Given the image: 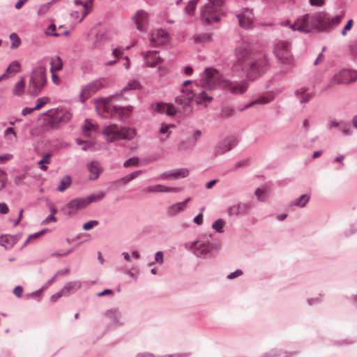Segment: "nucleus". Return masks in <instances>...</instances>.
I'll return each mask as SVG.
<instances>
[{
	"label": "nucleus",
	"mask_w": 357,
	"mask_h": 357,
	"mask_svg": "<svg viewBox=\"0 0 357 357\" xmlns=\"http://www.w3.org/2000/svg\"><path fill=\"white\" fill-rule=\"evenodd\" d=\"M47 82L46 70L45 67L35 68L30 76L27 93L31 96H38L44 89Z\"/></svg>",
	"instance_id": "20e7f679"
},
{
	"label": "nucleus",
	"mask_w": 357,
	"mask_h": 357,
	"mask_svg": "<svg viewBox=\"0 0 357 357\" xmlns=\"http://www.w3.org/2000/svg\"><path fill=\"white\" fill-rule=\"evenodd\" d=\"M142 170H137L129 174H127L126 176L127 178V181H128L129 182L132 181V180L135 179L140 174H142Z\"/></svg>",
	"instance_id": "e2e57ef3"
},
{
	"label": "nucleus",
	"mask_w": 357,
	"mask_h": 357,
	"mask_svg": "<svg viewBox=\"0 0 357 357\" xmlns=\"http://www.w3.org/2000/svg\"><path fill=\"white\" fill-rule=\"evenodd\" d=\"M146 190L149 192H178L181 188L158 184L148 187Z\"/></svg>",
	"instance_id": "393cba45"
},
{
	"label": "nucleus",
	"mask_w": 357,
	"mask_h": 357,
	"mask_svg": "<svg viewBox=\"0 0 357 357\" xmlns=\"http://www.w3.org/2000/svg\"><path fill=\"white\" fill-rule=\"evenodd\" d=\"M190 354L189 353H176L156 356L149 352H140L136 355V357H190Z\"/></svg>",
	"instance_id": "c85d7f7f"
},
{
	"label": "nucleus",
	"mask_w": 357,
	"mask_h": 357,
	"mask_svg": "<svg viewBox=\"0 0 357 357\" xmlns=\"http://www.w3.org/2000/svg\"><path fill=\"white\" fill-rule=\"evenodd\" d=\"M157 51H149L144 54V60L149 67H155L162 62L160 56L158 55Z\"/></svg>",
	"instance_id": "5701e85b"
},
{
	"label": "nucleus",
	"mask_w": 357,
	"mask_h": 357,
	"mask_svg": "<svg viewBox=\"0 0 357 357\" xmlns=\"http://www.w3.org/2000/svg\"><path fill=\"white\" fill-rule=\"evenodd\" d=\"M105 316L112 324H120L121 313L118 308H112L105 312Z\"/></svg>",
	"instance_id": "cd10ccee"
},
{
	"label": "nucleus",
	"mask_w": 357,
	"mask_h": 357,
	"mask_svg": "<svg viewBox=\"0 0 357 357\" xmlns=\"http://www.w3.org/2000/svg\"><path fill=\"white\" fill-rule=\"evenodd\" d=\"M201 135H202L201 131H199V130L195 131L192 133V137L188 138L189 145L185 146V148H193L195 146L196 142H197V139L199 138V137L201 136Z\"/></svg>",
	"instance_id": "37998d69"
},
{
	"label": "nucleus",
	"mask_w": 357,
	"mask_h": 357,
	"mask_svg": "<svg viewBox=\"0 0 357 357\" xmlns=\"http://www.w3.org/2000/svg\"><path fill=\"white\" fill-rule=\"evenodd\" d=\"M84 135L86 137H90L91 134L89 132L91 130H96L97 126L92 123L89 120L86 119L84 126H82Z\"/></svg>",
	"instance_id": "a19ab883"
},
{
	"label": "nucleus",
	"mask_w": 357,
	"mask_h": 357,
	"mask_svg": "<svg viewBox=\"0 0 357 357\" xmlns=\"http://www.w3.org/2000/svg\"><path fill=\"white\" fill-rule=\"evenodd\" d=\"M310 197L309 195H307V194L302 195L296 199L294 201H293L291 203V206H296L303 208V207L305 206L306 204L310 200Z\"/></svg>",
	"instance_id": "c9c22d12"
},
{
	"label": "nucleus",
	"mask_w": 357,
	"mask_h": 357,
	"mask_svg": "<svg viewBox=\"0 0 357 357\" xmlns=\"http://www.w3.org/2000/svg\"><path fill=\"white\" fill-rule=\"evenodd\" d=\"M56 278V275H54L50 280H49L46 284L43 287H41L40 289H39L38 290L30 294L29 295L27 296V298H36V296H39L38 298H37V301H40V293L42 292V291L48 287L49 286H50L53 282L55 280V279Z\"/></svg>",
	"instance_id": "72a5a7b5"
},
{
	"label": "nucleus",
	"mask_w": 357,
	"mask_h": 357,
	"mask_svg": "<svg viewBox=\"0 0 357 357\" xmlns=\"http://www.w3.org/2000/svg\"><path fill=\"white\" fill-rule=\"evenodd\" d=\"M227 213L229 216H238L241 215L240 204L231 206L228 208Z\"/></svg>",
	"instance_id": "09e8293b"
},
{
	"label": "nucleus",
	"mask_w": 357,
	"mask_h": 357,
	"mask_svg": "<svg viewBox=\"0 0 357 357\" xmlns=\"http://www.w3.org/2000/svg\"><path fill=\"white\" fill-rule=\"evenodd\" d=\"M194 40L199 43H206L212 40V36L210 33H204L196 34L193 36Z\"/></svg>",
	"instance_id": "4c0bfd02"
},
{
	"label": "nucleus",
	"mask_w": 357,
	"mask_h": 357,
	"mask_svg": "<svg viewBox=\"0 0 357 357\" xmlns=\"http://www.w3.org/2000/svg\"><path fill=\"white\" fill-rule=\"evenodd\" d=\"M202 81L203 85L209 89L220 88L232 95L244 93L249 85V82L246 79L238 82L226 79L218 70L213 68L205 69Z\"/></svg>",
	"instance_id": "f257e3e1"
},
{
	"label": "nucleus",
	"mask_w": 357,
	"mask_h": 357,
	"mask_svg": "<svg viewBox=\"0 0 357 357\" xmlns=\"http://www.w3.org/2000/svg\"><path fill=\"white\" fill-rule=\"evenodd\" d=\"M225 0H208L200 8L199 20L202 24H211L220 20L219 16Z\"/></svg>",
	"instance_id": "7ed1b4c3"
},
{
	"label": "nucleus",
	"mask_w": 357,
	"mask_h": 357,
	"mask_svg": "<svg viewBox=\"0 0 357 357\" xmlns=\"http://www.w3.org/2000/svg\"><path fill=\"white\" fill-rule=\"evenodd\" d=\"M142 87L140 82L137 79L130 80L126 85L121 89V92L132 90H139Z\"/></svg>",
	"instance_id": "e433bc0d"
},
{
	"label": "nucleus",
	"mask_w": 357,
	"mask_h": 357,
	"mask_svg": "<svg viewBox=\"0 0 357 357\" xmlns=\"http://www.w3.org/2000/svg\"><path fill=\"white\" fill-rule=\"evenodd\" d=\"M215 247V244H211L208 241L198 240L192 243L190 249L197 257L207 259L211 257V251Z\"/></svg>",
	"instance_id": "9d476101"
},
{
	"label": "nucleus",
	"mask_w": 357,
	"mask_h": 357,
	"mask_svg": "<svg viewBox=\"0 0 357 357\" xmlns=\"http://www.w3.org/2000/svg\"><path fill=\"white\" fill-rule=\"evenodd\" d=\"M4 135L9 140H12L13 138H16V133L12 127H8L6 129Z\"/></svg>",
	"instance_id": "6e6d98bb"
},
{
	"label": "nucleus",
	"mask_w": 357,
	"mask_h": 357,
	"mask_svg": "<svg viewBox=\"0 0 357 357\" xmlns=\"http://www.w3.org/2000/svg\"><path fill=\"white\" fill-rule=\"evenodd\" d=\"M243 275V271L241 269H237L234 272L230 273L227 276V278L229 280H233L237 277H239Z\"/></svg>",
	"instance_id": "338daca9"
},
{
	"label": "nucleus",
	"mask_w": 357,
	"mask_h": 357,
	"mask_svg": "<svg viewBox=\"0 0 357 357\" xmlns=\"http://www.w3.org/2000/svg\"><path fill=\"white\" fill-rule=\"evenodd\" d=\"M212 96H208L205 91H201L195 98L197 104H202L203 101L210 102L212 100Z\"/></svg>",
	"instance_id": "c03bdc74"
},
{
	"label": "nucleus",
	"mask_w": 357,
	"mask_h": 357,
	"mask_svg": "<svg viewBox=\"0 0 357 357\" xmlns=\"http://www.w3.org/2000/svg\"><path fill=\"white\" fill-rule=\"evenodd\" d=\"M340 130L342 134L344 136H350L353 134V130L349 123L346 121H341Z\"/></svg>",
	"instance_id": "ea45409f"
},
{
	"label": "nucleus",
	"mask_w": 357,
	"mask_h": 357,
	"mask_svg": "<svg viewBox=\"0 0 357 357\" xmlns=\"http://www.w3.org/2000/svg\"><path fill=\"white\" fill-rule=\"evenodd\" d=\"M24 80L23 78L21 79L15 86V88L13 89L14 94L17 96H20L24 89Z\"/></svg>",
	"instance_id": "de8ad7c7"
},
{
	"label": "nucleus",
	"mask_w": 357,
	"mask_h": 357,
	"mask_svg": "<svg viewBox=\"0 0 357 357\" xmlns=\"http://www.w3.org/2000/svg\"><path fill=\"white\" fill-rule=\"evenodd\" d=\"M191 200L190 197L187 198L183 202L174 204L169 206L167 210L169 216H174L182 212L186 208L187 204Z\"/></svg>",
	"instance_id": "b1692460"
},
{
	"label": "nucleus",
	"mask_w": 357,
	"mask_h": 357,
	"mask_svg": "<svg viewBox=\"0 0 357 357\" xmlns=\"http://www.w3.org/2000/svg\"><path fill=\"white\" fill-rule=\"evenodd\" d=\"M82 200H84V202L85 203V206L86 207L91 202L96 201V195H90L86 198H82Z\"/></svg>",
	"instance_id": "774afa93"
},
{
	"label": "nucleus",
	"mask_w": 357,
	"mask_h": 357,
	"mask_svg": "<svg viewBox=\"0 0 357 357\" xmlns=\"http://www.w3.org/2000/svg\"><path fill=\"white\" fill-rule=\"evenodd\" d=\"M128 183H129V181H127V178L125 176H123L122 178H120L119 179H116V180L112 182V184H113V185L115 188H120L121 186H123V185H126Z\"/></svg>",
	"instance_id": "5fc2aeb1"
},
{
	"label": "nucleus",
	"mask_w": 357,
	"mask_h": 357,
	"mask_svg": "<svg viewBox=\"0 0 357 357\" xmlns=\"http://www.w3.org/2000/svg\"><path fill=\"white\" fill-rule=\"evenodd\" d=\"M88 170L90 172L89 176V180H96L99 177L100 173L102 171L100 165L97 161H92L88 164Z\"/></svg>",
	"instance_id": "bb28decb"
},
{
	"label": "nucleus",
	"mask_w": 357,
	"mask_h": 357,
	"mask_svg": "<svg viewBox=\"0 0 357 357\" xmlns=\"http://www.w3.org/2000/svg\"><path fill=\"white\" fill-rule=\"evenodd\" d=\"M114 96L101 98L96 100V109L98 115L102 118L113 117L119 114L121 118H127L132 111V107L129 105L126 108L111 105Z\"/></svg>",
	"instance_id": "f03ea898"
},
{
	"label": "nucleus",
	"mask_w": 357,
	"mask_h": 357,
	"mask_svg": "<svg viewBox=\"0 0 357 357\" xmlns=\"http://www.w3.org/2000/svg\"><path fill=\"white\" fill-rule=\"evenodd\" d=\"M357 79V71L344 68L331 79L328 86L338 84H349Z\"/></svg>",
	"instance_id": "6e6552de"
},
{
	"label": "nucleus",
	"mask_w": 357,
	"mask_h": 357,
	"mask_svg": "<svg viewBox=\"0 0 357 357\" xmlns=\"http://www.w3.org/2000/svg\"><path fill=\"white\" fill-rule=\"evenodd\" d=\"M269 67V63L266 56H261L250 61L243 71L246 76L252 80L261 77L265 73Z\"/></svg>",
	"instance_id": "423d86ee"
},
{
	"label": "nucleus",
	"mask_w": 357,
	"mask_h": 357,
	"mask_svg": "<svg viewBox=\"0 0 357 357\" xmlns=\"http://www.w3.org/2000/svg\"><path fill=\"white\" fill-rule=\"evenodd\" d=\"M102 134L108 142H113L118 139L132 140L136 136V130L131 128H118L116 125H110L104 128Z\"/></svg>",
	"instance_id": "39448f33"
},
{
	"label": "nucleus",
	"mask_w": 357,
	"mask_h": 357,
	"mask_svg": "<svg viewBox=\"0 0 357 357\" xmlns=\"http://www.w3.org/2000/svg\"><path fill=\"white\" fill-rule=\"evenodd\" d=\"M139 165V160L137 157H132L127 160H126L123 163L124 167H128L130 166L137 167Z\"/></svg>",
	"instance_id": "8fccbe9b"
},
{
	"label": "nucleus",
	"mask_w": 357,
	"mask_h": 357,
	"mask_svg": "<svg viewBox=\"0 0 357 357\" xmlns=\"http://www.w3.org/2000/svg\"><path fill=\"white\" fill-rule=\"evenodd\" d=\"M6 174L3 170L0 169V190H1L6 185Z\"/></svg>",
	"instance_id": "69168bd1"
},
{
	"label": "nucleus",
	"mask_w": 357,
	"mask_h": 357,
	"mask_svg": "<svg viewBox=\"0 0 357 357\" xmlns=\"http://www.w3.org/2000/svg\"><path fill=\"white\" fill-rule=\"evenodd\" d=\"M252 205L250 202L244 203L240 205L241 215H247L251 210Z\"/></svg>",
	"instance_id": "4d7b16f0"
},
{
	"label": "nucleus",
	"mask_w": 357,
	"mask_h": 357,
	"mask_svg": "<svg viewBox=\"0 0 357 357\" xmlns=\"http://www.w3.org/2000/svg\"><path fill=\"white\" fill-rule=\"evenodd\" d=\"M239 25L245 29H250L252 27L254 14L252 10L249 8H244L241 12L236 15Z\"/></svg>",
	"instance_id": "ddd939ff"
},
{
	"label": "nucleus",
	"mask_w": 357,
	"mask_h": 357,
	"mask_svg": "<svg viewBox=\"0 0 357 357\" xmlns=\"http://www.w3.org/2000/svg\"><path fill=\"white\" fill-rule=\"evenodd\" d=\"M93 1V0H74V3L76 6H81L82 7V17L79 20V22H81L89 13Z\"/></svg>",
	"instance_id": "a878e982"
},
{
	"label": "nucleus",
	"mask_w": 357,
	"mask_h": 357,
	"mask_svg": "<svg viewBox=\"0 0 357 357\" xmlns=\"http://www.w3.org/2000/svg\"><path fill=\"white\" fill-rule=\"evenodd\" d=\"M274 98V96L272 93H268L267 95H263L259 96L258 98L251 101L248 104L244 105L243 108L239 109L241 111L248 109L257 104L259 105H265L270 102H271Z\"/></svg>",
	"instance_id": "4be33fe9"
},
{
	"label": "nucleus",
	"mask_w": 357,
	"mask_h": 357,
	"mask_svg": "<svg viewBox=\"0 0 357 357\" xmlns=\"http://www.w3.org/2000/svg\"><path fill=\"white\" fill-rule=\"evenodd\" d=\"M50 153H45L43 155V158L38 162V164L40 165V168L41 170L45 171L47 169V167L45 165V164H49L50 162Z\"/></svg>",
	"instance_id": "a18cd8bd"
},
{
	"label": "nucleus",
	"mask_w": 357,
	"mask_h": 357,
	"mask_svg": "<svg viewBox=\"0 0 357 357\" xmlns=\"http://www.w3.org/2000/svg\"><path fill=\"white\" fill-rule=\"evenodd\" d=\"M63 68V62L60 56L52 57L50 60V71H59Z\"/></svg>",
	"instance_id": "2f4dec72"
},
{
	"label": "nucleus",
	"mask_w": 357,
	"mask_h": 357,
	"mask_svg": "<svg viewBox=\"0 0 357 357\" xmlns=\"http://www.w3.org/2000/svg\"><path fill=\"white\" fill-rule=\"evenodd\" d=\"M71 184V178L70 176H65L63 177L60 182L59 185L57 188V190L59 192H63L66 190Z\"/></svg>",
	"instance_id": "58836bf2"
},
{
	"label": "nucleus",
	"mask_w": 357,
	"mask_h": 357,
	"mask_svg": "<svg viewBox=\"0 0 357 357\" xmlns=\"http://www.w3.org/2000/svg\"><path fill=\"white\" fill-rule=\"evenodd\" d=\"M98 225V221L97 220H90L83 225V229L85 231L90 230L93 227Z\"/></svg>",
	"instance_id": "680f3d73"
},
{
	"label": "nucleus",
	"mask_w": 357,
	"mask_h": 357,
	"mask_svg": "<svg viewBox=\"0 0 357 357\" xmlns=\"http://www.w3.org/2000/svg\"><path fill=\"white\" fill-rule=\"evenodd\" d=\"M320 15L306 14L297 19L298 31L303 33H310L317 24L320 25Z\"/></svg>",
	"instance_id": "1a4fd4ad"
},
{
	"label": "nucleus",
	"mask_w": 357,
	"mask_h": 357,
	"mask_svg": "<svg viewBox=\"0 0 357 357\" xmlns=\"http://www.w3.org/2000/svg\"><path fill=\"white\" fill-rule=\"evenodd\" d=\"M190 171L187 168L174 169L164 172L158 178L162 180H177L187 177Z\"/></svg>",
	"instance_id": "4468645a"
},
{
	"label": "nucleus",
	"mask_w": 357,
	"mask_h": 357,
	"mask_svg": "<svg viewBox=\"0 0 357 357\" xmlns=\"http://www.w3.org/2000/svg\"><path fill=\"white\" fill-rule=\"evenodd\" d=\"M6 71H12L14 73L20 71V64L18 61H13L10 65L7 68Z\"/></svg>",
	"instance_id": "864d4df0"
},
{
	"label": "nucleus",
	"mask_w": 357,
	"mask_h": 357,
	"mask_svg": "<svg viewBox=\"0 0 357 357\" xmlns=\"http://www.w3.org/2000/svg\"><path fill=\"white\" fill-rule=\"evenodd\" d=\"M86 208L82 198H76L70 201L63 208L69 215H75L78 211Z\"/></svg>",
	"instance_id": "a211bd4d"
},
{
	"label": "nucleus",
	"mask_w": 357,
	"mask_h": 357,
	"mask_svg": "<svg viewBox=\"0 0 357 357\" xmlns=\"http://www.w3.org/2000/svg\"><path fill=\"white\" fill-rule=\"evenodd\" d=\"M271 351L273 357H293L296 354L294 351H287L277 348L273 349Z\"/></svg>",
	"instance_id": "f704fd0d"
},
{
	"label": "nucleus",
	"mask_w": 357,
	"mask_h": 357,
	"mask_svg": "<svg viewBox=\"0 0 357 357\" xmlns=\"http://www.w3.org/2000/svg\"><path fill=\"white\" fill-rule=\"evenodd\" d=\"M49 101V98L47 97H42L38 98L36 100V105L33 107L34 110H38L42 108L47 102Z\"/></svg>",
	"instance_id": "603ef678"
},
{
	"label": "nucleus",
	"mask_w": 357,
	"mask_h": 357,
	"mask_svg": "<svg viewBox=\"0 0 357 357\" xmlns=\"http://www.w3.org/2000/svg\"><path fill=\"white\" fill-rule=\"evenodd\" d=\"M354 25V21L353 20L350 19L347 21V24L344 25V28L342 29L341 31V35L342 36H345L347 34V32L350 31Z\"/></svg>",
	"instance_id": "13d9d810"
},
{
	"label": "nucleus",
	"mask_w": 357,
	"mask_h": 357,
	"mask_svg": "<svg viewBox=\"0 0 357 357\" xmlns=\"http://www.w3.org/2000/svg\"><path fill=\"white\" fill-rule=\"evenodd\" d=\"M255 195L257 197V199L259 202H265L266 199V191L261 188H257L255 191Z\"/></svg>",
	"instance_id": "3c124183"
},
{
	"label": "nucleus",
	"mask_w": 357,
	"mask_h": 357,
	"mask_svg": "<svg viewBox=\"0 0 357 357\" xmlns=\"http://www.w3.org/2000/svg\"><path fill=\"white\" fill-rule=\"evenodd\" d=\"M225 225V221L221 218L216 220L212 224V228L218 233L224 232V226Z\"/></svg>",
	"instance_id": "79ce46f5"
},
{
	"label": "nucleus",
	"mask_w": 357,
	"mask_h": 357,
	"mask_svg": "<svg viewBox=\"0 0 357 357\" xmlns=\"http://www.w3.org/2000/svg\"><path fill=\"white\" fill-rule=\"evenodd\" d=\"M273 53L282 63H291L292 62L293 56L289 42L276 40L274 44Z\"/></svg>",
	"instance_id": "0eeeda50"
},
{
	"label": "nucleus",
	"mask_w": 357,
	"mask_h": 357,
	"mask_svg": "<svg viewBox=\"0 0 357 357\" xmlns=\"http://www.w3.org/2000/svg\"><path fill=\"white\" fill-rule=\"evenodd\" d=\"M102 85V79H96L84 86L79 96L81 102H84L86 99L101 89Z\"/></svg>",
	"instance_id": "f8f14e48"
},
{
	"label": "nucleus",
	"mask_w": 357,
	"mask_h": 357,
	"mask_svg": "<svg viewBox=\"0 0 357 357\" xmlns=\"http://www.w3.org/2000/svg\"><path fill=\"white\" fill-rule=\"evenodd\" d=\"M81 287L82 282L79 280H76L67 282L61 289L64 294H67V296H68L70 291L77 290L80 289Z\"/></svg>",
	"instance_id": "7c9ffc66"
},
{
	"label": "nucleus",
	"mask_w": 357,
	"mask_h": 357,
	"mask_svg": "<svg viewBox=\"0 0 357 357\" xmlns=\"http://www.w3.org/2000/svg\"><path fill=\"white\" fill-rule=\"evenodd\" d=\"M168 41L167 32L164 29H158L151 33L150 42L153 46H161Z\"/></svg>",
	"instance_id": "6ab92c4d"
},
{
	"label": "nucleus",
	"mask_w": 357,
	"mask_h": 357,
	"mask_svg": "<svg viewBox=\"0 0 357 357\" xmlns=\"http://www.w3.org/2000/svg\"><path fill=\"white\" fill-rule=\"evenodd\" d=\"M306 91V88L302 87L295 91V96L299 99L301 103L307 102L312 98V95L307 93Z\"/></svg>",
	"instance_id": "c756f323"
},
{
	"label": "nucleus",
	"mask_w": 357,
	"mask_h": 357,
	"mask_svg": "<svg viewBox=\"0 0 357 357\" xmlns=\"http://www.w3.org/2000/svg\"><path fill=\"white\" fill-rule=\"evenodd\" d=\"M196 10V6L193 3H188L187 6L185 7V12L190 16H193L195 15Z\"/></svg>",
	"instance_id": "052dcab7"
},
{
	"label": "nucleus",
	"mask_w": 357,
	"mask_h": 357,
	"mask_svg": "<svg viewBox=\"0 0 357 357\" xmlns=\"http://www.w3.org/2000/svg\"><path fill=\"white\" fill-rule=\"evenodd\" d=\"M56 30V26L54 24H51L49 25L47 30L46 31L47 35H50L52 36H59V34L56 32H55Z\"/></svg>",
	"instance_id": "0e129e2a"
},
{
	"label": "nucleus",
	"mask_w": 357,
	"mask_h": 357,
	"mask_svg": "<svg viewBox=\"0 0 357 357\" xmlns=\"http://www.w3.org/2000/svg\"><path fill=\"white\" fill-rule=\"evenodd\" d=\"M357 233V228L354 225H350L347 229L344 231V235L346 237L351 236L353 234Z\"/></svg>",
	"instance_id": "bf43d9fd"
},
{
	"label": "nucleus",
	"mask_w": 357,
	"mask_h": 357,
	"mask_svg": "<svg viewBox=\"0 0 357 357\" xmlns=\"http://www.w3.org/2000/svg\"><path fill=\"white\" fill-rule=\"evenodd\" d=\"M137 26V29L141 32H146L149 24V15L144 10H137L132 17Z\"/></svg>",
	"instance_id": "2eb2a0df"
},
{
	"label": "nucleus",
	"mask_w": 357,
	"mask_h": 357,
	"mask_svg": "<svg viewBox=\"0 0 357 357\" xmlns=\"http://www.w3.org/2000/svg\"><path fill=\"white\" fill-rule=\"evenodd\" d=\"M320 26L324 29H333L339 25L343 18L342 15H338L330 17L326 13H319Z\"/></svg>",
	"instance_id": "dca6fc26"
},
{
	"label": "nucleus",
	"mask_w": 357,
	"mask_h": 357,
	"mask_svg": "<svg viewBox=\"0 0 357 357\" xmlns=\"http://www.w3.org/2000/svg\"><path fill=\"white\" fill-rule=\"evenodd\" d=\"M168 126H164L163 124H162L160 126L157 137L161 143H164L169 138L170 134L172 133L170 130H168Z\"/></svg>",
	"instance_id": "473e14b6"
},
{
	"label": "nucleus",
	"mask_w": 357,
	"mask_h": 357,
	"mask_svg": "<svg viewBox=\"0 0 357 357\" xmlns=\"http://www.w3.org/2000/svg\"><path fill=\"white\" fill-rule=\"evenodd\" d=\"M236 66H239L242 70L248 64L245 63L246 59L249 57L250 54V50L247 45H243L238 46L236 49Z\"/></svg>",
	"instance_id": "f3484780"
},
{
	"label": "nucleus",
	"mask_w": 357,
	"mask_h": 357,
	"mask_svg": "<svg viewBox=\"0 0 357 357\" xmlns=\"http://www.w3.org/2000/svg\"><path fill=\"white\" fill-rule=\"evenodd\" d=\"M181 91L182 94L176 97L175 102L176 104L181 105L183 108H186L190 106L195 94L189 89H181Z\"/></svg>",
	"instance_id": "aec40b11"
},
{
	"label": "nucleus",
	"mask_w": 357,
	"mask_h": 357,
	"mask_svg": "<svg viewBox=\"0 0 357 357\" xmlns=\"http://www.w3.org/2000/svg\"><path fill=\"white\" fill-rule=\"evenodd\" d=\"M153 108L156 112L161 114H166L169 116H174L177 112V110L173 104H167L163 102H157Z\"/></svg>",
	"instance_id": "412c9836"
},
{
	"label": "nucleus",
	"mask_w": 357,
	"mask_h": 357,
	"mask_svg": "<svg viewBox=\"0 0 357 357\" xmlns=\"http://www.w3.org/2000/svg\"><path fill=\"white\" fill-rule=\"evenodd\" d=\"M239 142V139L236 135H230L219 142L214 149V155L218 156L235 148Z\"/></svg>",
	"instance_id": "9b49d317"
},
{
	"label": "nucleus",
	"mask_w": 357,
	"mask_h": 357,
	"mask_svg": "<svg viewBox=\"0 0 357 357\" xmlns=\"http://www.w3.org/2000/svg\"><path fill=\"white\" fill-rule=\"evenodd\" d=\"M9 38L11 41V48L15 49L18 47L21 43L19 36L16 33H12Z\"/></svg>",
	"instance_id": "49530a36"
}]
</instances>
